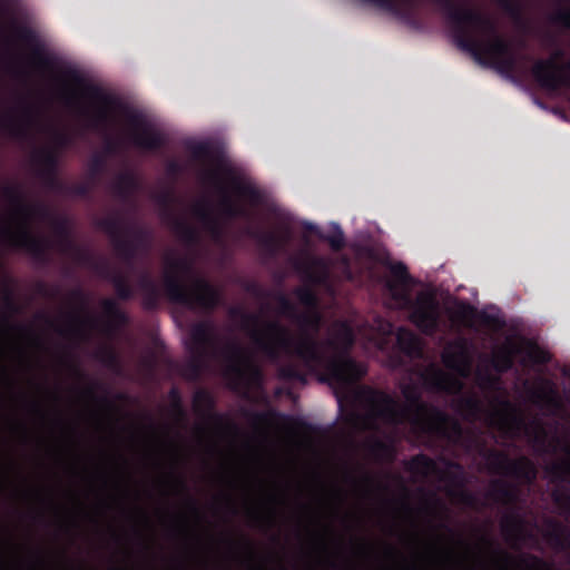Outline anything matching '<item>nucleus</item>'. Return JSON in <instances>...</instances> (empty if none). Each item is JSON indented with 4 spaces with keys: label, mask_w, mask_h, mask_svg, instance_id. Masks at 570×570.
Here are the masks:
<instances>
[{
    "label": "nucleus",
    "mask_w": 570,
    "mask_h": 570,
    "mask_svg": "<svg viewBox=\"0 0 570 570\" xmlns=\"http://www.w3.org/2000/svg\"><path fill=\"white\" fill-rule=\"evenodd\" d=\"M491 28L468 23L454 35L458 47L469 52L479 63L511 77L519 67V56L511 43L498 32L491 18Z\"/></svg>",
    "instance_id": "obj_6"
},
{
    "label": "nucleus",
    "mask_w": 570,
    "mask_h": 570,
    "mask_svg": "<svg viewBox=\"0 0 570 570\" xmlns=\"http://www.w3.org/2000/svg\"><path fill=\"white\" fill-rule=\"evenodd\" d=\"M33 161L37 165V175L43 185L55 191H61L63 184L58 177L60 155L56 149L42 148L33 154Z\"/></svg>",
    "instance_id": "obj_18"
},
{
    "label": "nucleus",
    "mask_w": 570,
    "mask_h": 570,
    "mask_svg": "<svg viewBox=\"0 0 570 570\" xmlns=\"http://www.w3.org/2000/svg\"><path fill=\"white\" fill-rule=\"evenodd\" d=\"M193 214L214 238H218L222 235L220 224L214 216L208 202L203 200L195 204Z\"/></svg>",
    "instance_id": "obj_29"
},
{
    "label": "nucleus",
    "mask_w": 570,
    "mask_h": 570,
    "mask_svg": "<svg viewBox=\"0 0 570 570\" xmlns=\"http://www.w3.org/2000/svg\"><path fill=\"white\" fill-rule=\"evenodd\" d=\"M247 235L257 242L265 254L275 257L288 243L291 230L285 228L283 233H275L248 228Z\"/></svg>",
    "instance_id": "obj_22"
},
{
    "label": "nucleus",
    "mask_w": 570,
    "mask_h": 570,
    "mask_svg": "<svg viewBox=\"0 0 570 570\" xmlns=\"http://www.w3.org/2000/svg\"><path fill=\"white\" fill-rule=\"evenodd\" d=\"M68 318L69 324L66 328H56L60 335L83 338L86 336V328L92 327L96 324V318L89 314L85 316L70 314Z\"/></svg>",
    "instance_id": "obj_30"
},
{
    "label": "nucleus",
    "mask_w": 570,
    "mask_h": 570,
    "mask_svg": "<svg viewBox=\"0 0 570 570\" xmlns=\"http://www.w3.org/2000/svg\"><path fill=\"white\" fill-rule=\"evenodd\" d=\"M563 451L570 456V443L564 445ZM547 472L553 482L560 483L551 492L553 502L561 510L570 512V489L562 485L567 484L570 487V459H562L551 463L547 468Z\"/></svg>",
    "instance_id": "obj_17"
},
{
    "label": "nucleus",
    "mask_w": 570,
    "mask_h": 570,
    "mask_svg": "<svg viewBox=\"0 0 570 570\" xmlns=\"http://www.w3.org/2000/svg\"><path fill=\"white\" fill-rule=\"evenodd\" d=\"M478 453L492 474L511 476L527 484L533 483L537 479L538 471L534 463L524 455L511 459L507 452L487 448L485 444L479 446Z\"/></svg>",
    "instance_id": "obj_9"
},
{
    "label": "nucleus",
    "mask_w": 570,
    "mask_h": 570,
    "mask_svg": "<svg viewBox=\"0 0 570 570\" xmlns=\"http://www.w3.org/2000/svg\"><path fill=\"white\" fill-rule=\"evenodd\" d=\"M126 235L130 240L137 243V247L140 249H146L148 245V235L144 228L134 227L125 224Z\"/></svg>",
    "instance_id": "obj_50"
},
{
    "label": "nucleus",
    "mask_w": 570,
    "mask_h": 570,
    "mask_svg": "<svg viewBox=\"0 0 570 570\" xmlns=\"http://www.w3.org/2000/svg\"><path fill=\"white\" fill-rule=\"evenodd\" d=\"M166 171L169 176H178L183 171L181 165L176 160H170L166 166Z\"/></svg>",
    "instance_id": "obj_64"
},
{
    "label": "nucleus",
    "mask_w": 570,
    "mask_h": 570,
    "mask_svg": "<svg viewBox=\"0 0 570 570\" xmlns=\"http://www.w3.org/2000/svg\"><path fill=\"white\" fill-rule=\"evenodd\" d=\"M371 452L377 456H385L392 453V448L382 440H374L371 444Z\"/></svg>",
    "instance_id": "obj_58"
},
{
    "label": "nucleus",
    "mask_w": 570,
    "mask_h": 570,
    "mask_svg": "<svg viewBox=\"0 0 570 570\" xmlns=\"http://www.w3.org/2000/svg\"><path fill=\"white\" fill-rule=\"evenodd\" d=\"M156 282L151 277V275L148 272H144L139 278H138V287L140 292L148 289L150 286H153Z\"/></svg>",
    "instance_id": "obj_62"
},
{
    "label": "nucleus",
    "mask_w": 570,
    "mask_h": 570,
    "mask_svg": "<svg viewBox=\"0 0 570 570\" xmlns=\"http://www.w3.org/2000/svg\"><path fill=\"white\" fill-rule=\"evenodd\" d=\"M435 2L451 22L453 33L455 35L460 28L468 23H476L484 28H491V18L481 11L459 4L454 0H432Z\"/></svg>",
    "instance_id": "obj_16"
},
{
    "label": "nucleus",
    "mask_w": 570,
    "mask_h": 570,
    "mask_svg": "<svg viewBox=\"0 0 570 570\" xmlns=\"http://www.w3.org/2000/svg\"><path fill=\"white\" fill-rule=\"evenodd\" d=\"M52 140H53V147H50V149H56L59 154L63 148H67L70 142L71 138L68 134L59 130H55L52 134Z\"/></svg>",
    "instance_id": "obj_55"
},
{
    "label": "nucleus",
    "mask_w": 570,
    "mask_h": 570,
    "mask_svg": "<svg viewBox=\"0 0 570 570\" xmlns=\"http://www.w3.org/2000/svg\"><path fill=\"white\" fill-rule=\"evenodd\" d=\"M220 175L226 178L233 191L243 198L248 205L256 207L264 203L263 191L254 183L236 173V170L230 166L218 164L216 169L205 170L203 173V179L216 185L219 190L225 194V188L219 184Z\"/></svg>",
    "instance_id": "obj_11"
},
{
    "label": "nucleus",
    "mask_w": 570,
    "mask_h": 570,
    "mask_svg": "<svg viewBox=\"0 0 570 570\" xmlns=\"http://www.w3.org/2000/svg\"><path fill=\"white\" fill-rule=\"evenodd\" d=\"M487 497L497 503L510 505L518 500V490L515 485L497 479L491 482Z\"/></svg>",
    "instance_id": "obj_28"
},
{
    "label": "nucleus",
    "mask_w": 570,
    "mask_h": 570,
    "mask_svg": "<svg viewBox=\"0 0 570 570\" xmlns=\"http://www.w3.org/2000/svg\"><path fill=\"white\" fill-rule=\"evenodd\" d=\"M193 406L197 415L209 420L219 429L236 430V425L229 422L224 414L216 413V402L213 395L204 389L194 393Z\"/></svg>",
    "instance_id": "obj_20"
},
{
    "label": "nucleus",
    "mask_w": 570,
    "mask_h": 570,
    "mask_svg": "<svg viewBox=\"0 0 570 570\" xmlns=\"http://www.w3.org/2000/svg\"><path fill=\"white\" fill-rule=\"evenodd\" d=\"M449 470H440L436 462L426 454L420 453L414 455L409 464L407 469L421 476H429L431 474H438L442 480L448 481L452 487L459 490L464 489V475L463 468L460 463L454 461L445 462Z\"/></svg>",
    "instance_id": "obj_15"
},
{
    "label": "nucleus",
    "mask_w": 570,
    "mask_h": 570,
    "mask_svg": "<svg viewBox=\"0 0 570 570\" xmlns=\"http://www.w3.org/2000/svg\"><path fill=\"white\" fill-rule=\"evenodd\" d=\"M31 122L32 110L30 107H24L20 117H17L12 110L0 111V131L11 138H26Z\"/></svg>",
    "instance_id": "obj_21"
},
{
    "label": "nucleus",
    "mask_w": 570,
    "mask_h": 570,
    "mask_svg": "<svg viewBox=\"0 0 570 570\" xmlns=\"http://www.w3.org/2000/svg\"><path fill=\"white\" fill-rule=\"evenodd\" d=\"M442 362L446 368L466 376L471 367L470 345L466 338L459 337L443 350Z\"/></svg>",
    "instance_id": "obj_19"
},
{
    "label": "nucleus",
    "mask_w": 570,
    "mask_h": 570,
    "mask_svg": "<svg viewBox=\"0 0 570 570\" xmlns=\"http://www.w3.org/2000/svg\"><path fill=\"white\" fill-rule=\"evenodd\" d=\"M476 315L480 323L483 326H487L494 331L501 330L505 324L504 321L497 314H491L487 312L478 313L476 308L466 302H460L458 304L455 317L461 322L465 323L466 321L474 318Z\"/></svg>",
    "instance_id": "obj_26"
},
{
    "label": "nucleus",
    "mask_w": 570,
    "mask_h": 570,
    "mask_svg": "<svg viewBox=\"0 0 570 570\" xmlns=\"http://www.w3.org/2000/svg\"><path fill=\"white\" fill-rule=\"evenodd\" d=\"M305 279L312 285H325L330 279V264L326 258L311 256L296 265Z\"/></svg>",
    "instance_id": "obj_24"
},
{
    "label": "nucleus",
    "mask_w": 570,
    "mask_h": 570,
    "mask_svg": "<svg viewBox=\"0 0 570 570\" xmlns=\"http://www.w3.org/2000/svg\"><path fill=\"white\" fill-rule=\"evenodd\" d=\"M299 335L294 338L288 328L279 322L265 323L264 334L254 330L250 337L256 347L271 361H277L281 353L297 357L305 370L320 374V381L345 391L366 374V368L354 358L331 355L323 347L333 346V340H318L316 335L322 327V315L317 309L298 313L294 320Z\"/></svg>",
    "instance_id": "obj_2"
},
{
    "label": "nucleus",
    "mask_w": 570,
    "mask_h": 570,
    "mask_svg": "<svg viewBox=\"0 0 570 570\" xmlns=\"http://www.w3.org/2000/svg\"><path fill=\"white\" fill-rule=\"evenodd\" d=\"M108 277L114 285L116 295L119 299L128 301L134 297V289L125 275L118 272H112Z\"/></svg>",
    "instance_id": "obj_39"
},
{
    "label": "nucleus",
    "mask_w": 570,
    "mask_h": 570,
    "mask_svg": "<svg viewBox=\"0 0 570 570\" xmlns=\"http://www.w3.org/2000/svg\"><path fill=\"white\" fill-rule=\"evenodd\" d=\"M70 299L76 303L80 311L85 312L87 311L88 299L87 295L81 288H75L69 294Z\"/></svg>",
    "instance_id": "obj_57"
},
{
    "label": "nucleus",
    "mask_w": 570,
    "mask_h": 570,
    "mask_svg": "<svg viewBox=\"0 0 570 570\" xmlns=\"http://www.w3.org/2000/svg\"><path fill=\"white\" fill-rule=\"evenodd\" d=\"M503 11L513 20L519 21L522 18V6L518 0H495Z\"/></svg>",
    "instance_id": "obj_53"
},
{
    "label": "nucleus",
    "mask_w": 570,
    "mask_h": 570,
    "mask_svg": "<svg viewBox=\"0 0 570 570\" xmlns=\"http://www.w3.org/2000/svg\"><path fill=\"white\" fill-rule=\"evenodd\" d=\"M36 291L43 297L52 298L58 294V288H51L46 283L39 282L36 286Z\"/></svg>",
    "instance_id": "obj_61"
},
{
    "label": "nucleus",
    "mask_w": 570,
    "mask_h": 570,
    "mask_svg": "<svg viewBox=\"0 0 570 570\" xmlns=\"http://www.w3.org/2000/svg\"><path fill=\"white\" fill-rule=\"evenodd\" d=\"M188 151L194 160H208L212 158V148L208 142H191L187 146Z\"/></svg>",
    "instance_id": "obj_46"
},
{
    "label": "nucleus",
    "mask_w": 570,
    "mask_h": 570,
    "mask_svg": "<svg viewBox=\"0 0 570 570\" xmlns=\"http://www.w3.org/2000/svg\"><path fill=\"white\" fill-rule=\"evenodd\" d=\"M97 226L110 237L117 256L128 266H134L139 248L126 235L124 219L120 216H108L99 219Z\"/></svg>",
    "instance_id": "obj_13"
},
{
    "label": "nucleus",
    "mask_w": 570,
    "mask_h": 570,
    "mask_svg": "<svg viewBox=\"0 0 570 570\" xmlns=\"http://www.w3.org/2000/svg\"><path fill=\"white\" fill-rule=\"evenodd\" d=\"M96 358L107 368L115 373L121 370V363L118 353L110 346H104L96 353Z\"/></svg>",
    "instance_id": "obj_40"
},
{
    "label": "nucleus",
    "mask_w": 570,
    "mask_h": 570,
    "mask_svg": "<svg viewBox=\"0 0 570 570\" xmlns=\"http://www.w3.org/2000/svg\"><path fill=\"white\" fill-rule=\"evenodd\" d=\"M222 207L224 214L228 218L236 217H248L249 213L244 206L236 205L228 196H224L222 199Z\"/></svg>",
    "instance_id": "obj_45"
},
{
    "label": "nucleus",
    "mask_w": 570,
    "mask_h": 570,
    "mask_svg": "<svg viewBox=\"0 0 570 570\" xmlns=\"http://www.w3.org/2000/svg\"><path fill=\"white\" fill-rule=\"evenodd\" d=\"M0 195L12 208L13 217L20 219L16 229L0 220V240L11 248L27 252L39 264H49L51 242L33 235L29 229V220L32 217H48L49 208L40 203H28L19 184L1 185Z\"/></svg>",
    "instance_id": "obj_4"
},
{
    "label": "nucleus",
    "mask_w": 570,
    "mask_h": 570,
    "mask_svg": "<svg viewBox=\"0 0 570 570\" xmlns=\"http://www.w3.org/2000/svg\"><path fill=\"white\" fill-rule=\"evenodd\" d=\"M171 220V227L178 238L186 245H196L200 240L199 232L196 227L187 223L185 219L178 218L173 214H168Z\"/></svg>",
    "instance_id": "obj_32"
},
{
    "label": "nucleus",
    "mask_w": 570,
    "mask_h": 570,
    "mask_svg": "<svg viewBox=\"0 0 570 570\" xmlns=\"http://www.w3.org/2000/svg\"><path fill=\"white\" fill-rule=\"evenodd\" d=\"M527 356L529 357V360L532 363L539 364V365H546L551 360L549 352L542 350L537 344H532V343L529 344V346H528Z\"/></svg>",
    "instance_id": "obj_51"
},
{
    "label": "nucleus",
    "mask_w": 570,
    "mask_h": 570,
    "mask_svg": "<svg viewBox=\"0 0 570 570\" xmlns=\"http://www.w3.org/2000/svg\"><path fill=\"white\" fill-rule=\"evenodd\" d=\"M0 195L12 208L13 217L20 219L16 229L0 220V240L11 248L27 252L39 264H49L51 242L33 235L29 229V220L32 217H48L49 208L40 203H28L19 184L1 185Z\"/></svg>",
    "instance_id": "obj_5"
},
{
    "label": "nucleus",
    "mask_w": 570,
    "mask_h": 570,
    "mask_svg": "<svg viewBox=\"0 0 570 570\" xmlns=\"http://www.w3.org/2000/svg\"><path fill=\"white\" fill-rule=\"evenodd\" d=\"M549 531L546 533L547 540L558 549L566 548V527L558 521L548 522Z\"/></svg>",
    "instance_id": "obj_41"
},
{
    "label": "nucleus",
    "mask_w": 570,
    "mask_h": 570,
    "mask_svg": "<svg viewBox=\"0 0 570 570\" xmlns=\"http://www.w3.org/2000/svg\"><path fill=\"white\" fill-rule=\"evenodd\" d=\"M448 494L455 498L460 503L468 508H476L479 505L478 497L465 489H461L459 491L449 490Z\"/></svg>",
    "instance_id": "obj_52"
},
{
    "label": "nucleus",
    "mask_w": 570,
    "mask_h": 570,
    "mask_svg": "<svg viewBox=\"0 0 570 570\" xmlns=\"http://www.w3.org/2000/svg\"><path fill=\"white\" fill-rule=\"evenodd\" d=\"M295 295L299 303L311 311L316 309L318 305V298L313 288L307 286L297 287Z\"/></svg>",
    "instance_id": "obj_43"
},
{
    "label": "nucleus",
    "mask_w": 570,
    "mask_h": 570,
    "mask_svg": "<svg viewBox=\"0 0 570 570\" xmlns=\"http://www.w3.org/2000/svg\"><path fill=\"white\" fill-rule=\"evenodd\" d=\"M104 314L108 318V327L114 328L127 323V315L119 308L117 303L111 298H105L101 302Z\"/></svg>",
    "instance_id": "obj_37"
},
{
    "label": "nucleus",
    "mask_w": 570,
    "mask_h": 570,
    "mask_svg": "<svg viewBox=\"0 0 570 570\" xmlns=\"http://www.w3.org/2000/svg\"><path fill=\"white\" fill-rule=\"evenodd\" d=\"M519 566L527 570H550V566L540 557L524 554L519 558Z\"/></svg>",
    "instance_id": "obj_49"
},
{
    "label": "nucleus",
    "mask_w": 570,
    "mask_h": 570,
    "mask_svg": "<svg viewBox=\"0 0 570 570\" xmlns=\"http://www.w3.org/2000/svg\"><path fill=\"white\" fill-rule=\"evenodd\" d=\"M188 351L190 353L189 360L183 367V375L196 381L200 377L207 358L216 348L217 340L214 334L213 325L209 322H197L190 328Z\"/></svg>",
    "instance_id": "obj_10"
},
{
    "label": "nucleus",
    "mask_w": 570,
    "mask_h": 570,
    "mask_svg": "<svg viewBox=\"0 0 570 570\" xmlns=\"http://www.w3.org/2000/svg\"><path fill=\"white\" fill-rule=\"evenodd\" d=\"M305 230L316 235L318 239L326 242L335 252L342 250L345 246L344 233L337 224H333V232L330 234L321 232L316 225L309 223L305 225Z\"/></svg>",
    "instance_id": "obj_33"
},
{
    "label": "nucleus",
    "mask_w": 570,
    "mask_h": 570,
    "mask_svg": "<svg viewBox=\"0 0 570 570\" xmlns=\"http://www.w3.org/2000/svg\"><path fill=\"white\" fill-rule=\"evenodd\" d=\"M278 377L283 381L298 382L305 384L307 382L306 372L296 363L287 362L279 365Z\"/></svg>",
    "instance_id": "obj_38"
},
{
    "label": "nucleus",
    "mask_w": 570,
    "mask_h": 570,
    "mask_svg": "<svg viewBox=\"0 0 570 570\" xmlns=\"http://www.w3.org/2000/svg\"><path fill=\"white\" fill-rule=\"evenodd\" d=\"M137 189V179L132 173H121L112 184L114 195L122 202H127Z\"/></svg>",
    "instance_id": "obj_34"
},
{
    "label": "nucleus",
    "mask_w": 570,
    "mask_h": 570,
    "mask_svg": "<svg viewBox=\"0 0 570 570\" xmlns=\"http://www.w3.org/2000/svg\"><path fill=\"white\" fill-rule=\"evenodd\" d=\"M42 219L51 220L53 232L57 236V243H58L59 249L62 253L72 254L75 259L79 263L87 262L88 255L83 250H81L79 247H77L70 237L68 222L66 218L55 217L50 213V215L48 217L42 218Z\"/></svg>",
    "instance_id": "obj_23"
},
{
    "label": "nucleus",
    "mask_w": 570,
    "mask_h": 570,
    "mask_svg": "<svg viewBox=\"0 0 570 570\" xmlns=\"http://www.w3.org/2000/svg\"><path fill=\"white\" fill-rule=\"evenodd\" d=\"M501 530L509 542H520L528 535L524 520L518 513L505 514L501 520Z\"/></svg>",
    "instance_id": "obj_27"
},
{
    "label": "nucleus",
    "mask_w": 570,
    "mask_h": 570,
    "mask_svg": "<svg viewBox=\"0 0 570 570\" xmlns=\"http://www.w3.org/2000/svg\"><path fill=\"white\" fill-rule=\"evenodd\" d=\"M332 340L334 341L333 346L325 345L323 347L327 353H330L328 350H336L337 345L340 344L343 348V353H338L337 355L352 358L348 355V351L352 348V346L354 344V334H353L352 328L347 324H345V323L340 324V326L337 327L335 335Z\"/></svg>",
    "instance_id": "obj_35"
},
{
    "label": "nucleus",
    "mask_w": 570,
    "mask_h": 570,
    "mask_svg": "<svg viewBox=\"0 0 570 570\" xmlns=\"http://www.w3.org/2000/svg\"><path fill=\"white\" fill-rule=\"evenodd\" d=\"M494 553L497 557H499L500 561L502 562L503 569H508V567L513 561L512 556L509 554L507 551L499 549L498 547H495Z\"/></svg>",
    "instance_id": "obj_63"
},
{
    "label": "nucleus",
    "mask_w": 570,
    "mask_h": 570,
    "mask_svg": "<svg viewBox=\"0 0 570 570\" xmlns=\"http://www.w3.org/2000/svg\"><path fill=\"white\" fill-rule=\"evenodd\" d=\"M1 301L3 312H0V326L2 327L3 332H29L26 326L13 324L11 322V316L19 312V306L16 302L13 291L8 284H6L2 288Z\"/></svg>",
    "instance_id": "obj_25"
},
{
    "label": "nucleus",
    "mask_w": 570,
    "mask_h": 570,
    "mask_svg": "<svg viewBox=\"0 0 570 570\" xmlns=\"http://www.w3.org/2000/svg\"><path fill=\"white\" fill-rule=\"evenodd\" d=\"M191 265L185 258H170L167 261V271L164 275V289L168 299L183 305L188 309L214 312L220 304L223 295L220 289L208 279L194 276L190 287H187L178 277V273H190Z\"/></svg>",
    "instance_id": "obj_8"
},
{
    "label": "nucleus",
    "mask_w": 570,
    "mask_h": 570,
    "mask_svg": "<svg viewBox=\"0 0 570 570\" xmlns=\"http://www.w3.org/2000/svg\"><path fill=\"white\" fill-rule=\"evenodd\" d=\"M531 75L543 89H570V60L560 65L554 59H538L531 68Z\"/></svg>",
    "instance_id": "obj_14"
},
{
    "label": "nucleus",
    "mask_w": 570,
    "mask_h": 570,
    "mask_svg": "<svg viewBox=\"0 0 570 570\" xmlns=\"http://www.w3.org/2000/svg\"><path fill=\"white\" fill-rule=\"evenodd\" d=\"M520 353L517 345L509 343L495 352L491 357V366L498 373H507L514 365V356Z\"/></svg>",
    "instance_id": "obj_31"
},
{
    "label": "nucleus",
    "mask_w": 570,
    "mask_h": 570,
    "mask_svg": "<svg viewBox=\"0 0 570 570\" xmlns=\"http://www.w3.org/2000/svg\"><path fill=\"white\" fill-rule=\"evenodd\" d=\"M396 342L399 348L407 356H419L422 352L419 337L411 331L401 330Z\"/></svg>",
    "instance_id": "obj_36"
},
{
    "label": "nucleus",
    "mask_w": 570,
    "mask_h": 570,
    "mask_svg": "<svg viewBox=\"0 0 570 570\" xmlns=\"http://www.w3.org/2000/svg\"><path fill=\"white\" fill-rule=\"evenodd\" d=\"M106 157L101 154H95L88 163V178L96 181L106 170Z\"/></svg>",
    "instance_id": "obj_42"
},
{
    "label": "nucleus",
    "mask_w": 570,
    "mask_h": 570,
    "mask_svg": "<svg viewBox=\"0 0 570 570\" xmlns=\"http://www.w3.org/2000/svg\"><path fill=\"white\" fill-rule=\"evenodd\" d=\"M275 298L278 305V313L294 321L298 314L295 304L283 293H278Z\"/></svg>",
    "instance_id": "obj_48"
},
{
    "label": "nucleus",
    "mask_w": 570,
    "mask_h": 570,
    "mask_svg": "<svg viewBox=\"0 0 570 570\" xmlns=\"http://www.w3.org/2000/svg\"><path fill=\"white\" fill-rule=\"evenodd\" d=\"M404 403L387 392L368 390L367 403L372 415L390 426L409 424L420 433L432 438L456 442L463 434L462 425L445 411L422 399L413 384L401 386Z\"/></svg>",
    "instance_id": "obj_3"
},
{
    "label": "nucleus",
    "mask_w": 570,
    "mask_h": 570,
    "mask_svg": "<svg viewBox=\"0 0 570 570\" xmlns=\"http://www.w3.org/2000/svg\"><path fill=\"white\" fill-rule=\"evenodd\" d=\"M553 385L549 380H542V386L535 392L539 400L546 401L550 395H554Z\"/></svg>",
    "instance_id": "obj_59"
},
{
    "label": "nucleus",
    "mask_w": 570,
    "mask_h": 570,
    "mask_svg": "<svg viewBox=\"0 0 570 570\" xmlns=\"http://www.w3.org/2000/svg\"><path fill=\"white\" fill-rule=\"evenodd\" d=\"M551 21L570 30V7L558 9L551 17Z\"/></svg>",
    "instance_id": "obj_54"
},
{
    "label": "nucleus",
    "mask_w": 570,
    "mask_h": 570,
    "mask_svg": "<svg viewBox=\"0 0 570 570\" xmlns=\"http://www.w3.org/2000/svg\"><path fill=\"white\" fill-rule=\"evenodd\" d=\"M142 306L145 309H156L160 302V292L157 283L141 293Z\"/></svg>",
    "instance_id": "obj_47"
},
{
    "label": "nucleus",
    "mask_w": 570,
    "mask_h": 570,
    "mask_svg": "<svg viewBox=\"0 0 570 570\" xmlns=\"http://www.w3.org/2000/svg\"><path fill=\"white\" fill-rule=\"evenodd\" d=\"M16 0H0V33L10 27L13 38L30 51L31 62L41 71L57 73V79L81 90L83 97L97 104L89 115V126L106 127L110 122V111H118L130 127L131 144L142 150L156 151L166 145L165 135L146 116L122 102L118 97L105 91L100 86L89 82L73 66L47 50L38 32L14 18Z\"/></svg>",
    "instance_id": "obj_1"
},
{
    "label": "nucleus",
    "mask_w": 570,
    "mask_h": 570,
    "mask_svg": "<svg viewBox=\"0 0 570 570\" xmlns=\"http://www.w3.org/2000/svg\"><path fill=\"white\" fill-rule=\"evenodd\" d=\"M502 406L504 407V410L511 412L509 423L512 426L519 429L522 424V419L515 413V409L513 407V405L509 401H502Z\"/></svg>",
    "instance_id": "obj_60"
},
{
    "label": "nucleus",
    "mask_w": 570,
    "mask_h": 570,
    "mask_svg": "<svg viewBox=\"0 0 570 570\" xmlns=\"http://www.w3.org/2000/svg\"><path fill=\"white\" fill-rule=\"evenodd\" d=\"M392 281L386 283L392 297L410 309L411 323L424 335H434L441 324V308L435 295L422 291L413 299L410 295V286L414 283L406 265L402 262L389 265Z\"/></svg>",
    "instance_id": "obj_7"
},
{
    "label": "nucleus",
    "mask_w": 570,
    "mask_h": 570,
    "mask_svg": "<svg viewBox=\"0 0 570 570\" xmlns=\"http://www.w3.org/2000/svg\"><path fill=\"white\" fill-rule=\"evenodd\" d=\"M63 190L75 196L87 197L91 191V185L88 183H77L68 188L63 187L61 191Z\"/></svg>",
    "instance_id": "obj_56"
},
{
    "label": "nucleus",
    "mask_w": 570,
    "mask_h": 570,
    "mask_svg": "<svg viewBox=\"0 0 570 570\" xmlns=\"http://www.w3.org/2000/svg\"><path fill=\"white\" fill-rule=\"evenodd\" d=\"M459 409L466 417L475 419L482 410V404L475 396H466L459 401Z\"/></svg>",
    "instance_id": "obj_44"
},
{
    "label": "nucleus",
    "mask_w": 570,
    "mask_h": 570,
    "mask_svg": "<svg viewBox=\"0 0 570 570\" xmlns=\"http://www.w3.org/2000/svg\"><path fill=\"white\" fill-rule=\"evenodd\" d=\"M223 356L227 362L226 374L235 384H240L247 379L261 380L259 367L238 342H228L223 348Z\"/></svg>",
    "instance_id": "obj_12"
}]
</instances>
